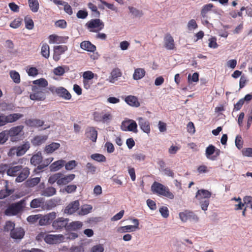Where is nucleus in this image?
I'll return each instance as SVG.
<instances>
[{"instance_id":"1","label":"nucleus","mask_w":252,"mask_h":252,"mask_svg":"<svg viewBox=\"0 0 252 252\" xmlns=\"http://www.w3.org/2000/svg\"><path fill=\"white\" fill-rule=\"evenodd\" d=\"M75 175L74 174H70L65 175L62 173H57L51 175L48 179V182L53 185L57 183L58 186H63L68 184L75 178Z\"/></svg>"},{"instance_id":"2","label":"nucleus","mask_w":252,"mask_h":252,"mask_svg":"<svg viewBox=\"0 0 252 252\" xmlns=\"http://www.w3.org/2000/svg\"><path fill=\"white\" fill-rule=\"evenodd\" d=\"M26 206V199L10 204L4 211V214L6 216H15L22 212Z\"/></svg>"},{"instance_id":"3","label":"nucleus","mask_w":252,"mask_h":252,"mask_svg":"<svg viewBox=\"0 0 252 252\" xmlns=\"http://www.w3.org/2000/svg\"><path fill=\"white\" fill-rule=\"evenodd\" d=\"M151 189L154 193L169 199H172L174 197V195L170 191L169 189L160 183L155 182L151 187Z\"/></svg>"},{"instance_id":"4","label":"nucleus","mask_w":252,"mask_h":252,"mask_svg":"<svg viewBox=\"0 0 252 252\" xmlns=\"http://www.w3.org/2000/svg\"><path fill=\"white\" fill-rule=\"evenodd\" d=\"M32 91L33 93L30 94V97L33 100H44L46 94H49L48 88H37L36 86H33Z\"/></svg>"},{"instance_id":"5","label":"nucleus","mask_w":252,"mask_h":252,"mask_svg":"<svg viewBox=\"0 0 252 252\" xmlns=\"http://www.w3.org/2000/svg\"><path fill=\"white\" fill-rule=\"evenodd\" d=\"M23 117L20 113H12L5 115L0 113V126L6 125L8 123H13Z\"/></svg>"},{"instance_id":"6","label":"nucleus","mask_w":252,"mask_h":252,"mask_svg":"<svg viewBox=\"0 0 252 252\" xmlns=\"http://www.w3.org/2000/svg\"><path fill=\"white\" fill-rule=\"evenodd\" d=\"M86 26L90 32H98L104 27V23L99 19H92L86 23Z\"/></svg>"},{"instance_id":"7","label":"nucleus","mask_w":252,"mask_h":252,"mask_svg":"<svg viewBox=\"0 0 252 252\" xmlns=\"http://www.w3.org/2000/svg\"><path fill=\"white\" fill-rule=\"evenodd\" d=\"M68 221L69 219L59 217L53 220L52 226L56 231H61L64 229L66 230Z\"/></svg>"},{"instance_id":"8","label":"nucleus","mask_w":252,"mask_h":252,"mask_svg":"<svg viewBox=\"0 0 252 252\" xmlns=\"http://www.w3.org/2000/svg\"><path fill=\"white\" fill-rule=\"evenodd\" d=\"M24 126L20 125L11 127L9 130H6L8 137H10L12 141H17L16 136L20 135L23 132Z\"/></svg>"},{"instance_id":"9","label":"nucleus","mask_w":252,"mask_h":252,"mask_svg":"<svg viewBox=\"0 0 252 252\" xmlns=\"http://www.w3.org/2000/svg\"><path fill=\"white\" fill-rule=\"evenodd\" d=\"M80 203L78 200L70 202L64 209L63 213L68 215H72L79 209Z\"/></svg>"},{"instance_id":"10","label":"nucleus","mask_w":252,"mask_h":252,"mask_svg":"<svg viewBox=\"0 0 252 252\" xmlns=\"http://www.w3.org/2000/svg\"><path fill=\"white\" fill-rule=\"evenodd\" d=\"M57 214L55 212H52L42 217L40 215V218L39 219V224L40 225H46L52 223L53 220L56 219Z\"/></svg>"},{"instance_id":"11","label":"nucleus","mask_w":252,"mask_h":252,"mask_svg":"<svg viewBox=\"0 0 252 252\" xmlns=\"http://www.w3.org/2000/svg\"><path fill=\"white\" fill-rule=\"evenodd\" d=\"M63 238L64 237L62 234H48L45 235L44 241L47 244H54L61 243Z\"/></svg>"},{"instance_id":"12","label":"nucleus","mask_w":252,"mask_h":252,"mask_svg":"<svg viewBox=\"0 0 252 252\" xmlns=\"http://www.w3.org/2000/svg\"><path fill=\"white\" fill-rule=\"evenodd\" d=\"M132 221L134 225H126L124 226H121L119 228L118 231L121 233H125L127 232H132L135 231L136 229H139V220L137 219H134L132 220Z\"/></svg>"},{"instance_id":"13","label":"nucleus","mask_w":252,"mask_h":252,"mask_svg":"<svg viewBox=\"0 0 252 252\" xmlns=\"http://www.w3.org/2000/svg\"><path fill=\"white\" fill-rule=\"evenodd\" d=\"M164 46L168 50H174L175 48L173 37L169 33H167L164 37Z\"/></svg>"},{"instance_id":"14","label":"nucleus","mask_w":252,"mask_h":252,"mask_svg":"<svg viewBox=\"0 0 252 252\" xmlns=\"http://www.w3.org/2000/svg\"><path fill=\"white\" fill-rule=\"evenodd\" d=\"M137 120L138 122L139 126L142 130L147 134L149 133L151 131L149 122L142 117H139Z\"/></svg>"},{"instance_id":"15","label":"nucleus","mask_w":252,"mask_h":252,"mask_svg":"<svg viewBox=\"0 0 252 252\" xmlns=\"http://www.w3.org/2000/svg\"><path fill=\"white\" fill-rule=\"evenodd\" d=\"M30 147V144L29 142H26L24 144L17 147H13V149L11 151H16L17 156H21L24 155Z\"/></svg>"},{"instance_id":"16","label":"nucleus","mask_w":252,"mask_h":252,"mask_svg":"<svg viewBox=\"0 0 252 252\" xmlns=\"http://www.w3.org/2000/svg\"><path fill=\"white\" fill-rule=\"evenodd\" d=\"M56 94L65 100H70L71 98V94L63 87H58Z\"/></svg>"},{"instance_id":"17","label":"nucleus","mask_w":252,"mask_h":252,"mask_svg":"<svg viewBox=\"0 0 252 252\" xmlns=\"http://www.w3.org/2000/svg\"><path fill=\"white\" fill-rule=\"evenodd\" d=\"M48 138L47 135H36L31 140V143L34 146H40L44 143Z\"/></svg>"},{"instance_id":"18","label":"nucleus","mask_w":252,"mask_h":252,"mask_svg":"<svg viewBox=\"0 0 252 252\" xmlns=\"http://www.w3.org/2000/svg\"><path fill=\"white\" fill-rule=\"evenodd\" d=\"M10 237L14 239H21L25 235V231L21 227L14 228L11 232H10Z\"/></svg>"},{"instance_id":"19","label":"nucleus","mask_w":252,"mask_h":252,"mask_svg":"<svg viewBox=\"0 0 252 252\" xmlns=\"http://www.w3.org/2000/svg\"><path fill=\"white\" fill-rule=\"evenodd\" d=\"M61 145L57 142H52L47 145L44 148V152L47 154H50L54 153L55 151L59 149Z\"/></svg>"},{"instance_id":"20","label":"nucleus","mask_w":252,"mask_h":252,"mask_svg":"<svg viewBox=\"0 0 252 252\" xmlns=\"http://www.w3.org/2000/svg\"><path fill=\"white\" fill-rule=\"evenodd\" d=\"M211 192L207 190L201 189L198 190L195 195V197L199 200L204 199H209L211 196Z\"/></svg>"},{"instance_id":"21","label":"nucleus","mask_w":252,"mask_h":252,"mask_svg":"<svg viewBox=\"0 0 252 252\" xmlns=\"http://www.w3.org/2000/svg\"><path fill=\"white\" fill-rule=\"evenodd\" d=\"M30 174V169L28 167H25L21 169L16 178L17 182H22L24 181Z\"/></svg>"},{"instance_id":"22","label":"nucleus","mask_w":252,"mask_h":252,"mask_svg":"<svg viewBox=\"0 0 252 252\" xmlns=\"http://www.w3.org/2000/svg\"><path fill=\"white\" fill-rule=\"evenodd\" d=\"M81 49L90 52H94L96 50V47L89 41H84L80 44Z\"/></svg>"},{"instance_id":"23","label":"nucleus","mask_w":252,"mask_h":252,"mask_svg":"<svg viewBox=\"0 0 252 252\" xmlns=\"http://www.w3.org/2000/svg\"><path fill=\"white\" fill-rule=\"evenodd\" d=\"M25 124L31 127L41 126L43 125L44 122L39 119H27L25 121Z\"/></svg>"},{"instance_id":"24","label":"nucleus","mask_w":252,"mask_h":252,"mask_svg":"<svg viewBox=\"0 0 252 252\" xmlns=\"http://www.w3.org/2000/svg\"><path fill=\"white\" fill-rule=\"evenodd\" d=\"M125 101L130 106L138 107L140 106V103L137 97L133 95H128L125 98Z\"/></svg>"},{"instance_id":"25","label":"nucleus","mask_w":252,"mask_h":252,"mask_svg":"<svg viewBox=\"0 0 252 252\" xmlns=\"http://www.w3.org/2000/svg\"><path fill=\"white\" fill-rule=\"evenodd\" d=\"M87 137L93 142H95L97 137V131L94 127H89L86 131Z\"/></svg>"},{"instance_id":"26","label":"nucleus","mask_w":252,"mask_h":252,"mask_svg":"<svg viewBox=\"0 0 252 252\" xmlns=\"http://www.w3.org/2000/svg\"><path fill=\"white\" fill-rule=\"evenodd\" d=\"M82 225V222L80 221H74L70 223L68 222L66 231H76L81 229Z\"/></svg>"},{"instance_id":"27","label":"nucleus","mask_w":252,"mask_h":252,"mask_svg":"<svg viewBox=\"0 0 252 252\" xmlns=\"http://www.w3.org/2000/svg\"><path fill=\"white\" fill-rule=\"evenodd\" d=\"M65 163V161L61 159L55 161L50 166V169L51 171H57L61 169Z\"/></svg>"},{"instance_id":"28","label":"nucleus","mask_w":252,"mask_h":252,"mask_svg":"<svg viewBox=\"0 0 252 252\" xmlns=\"http://www.w3.org/2000/svg\"><path fill=\"white\" fill-rule=\"evenodd\" d=\"M69 70V67L67 65L59 66L53 69V73L57 76H63L65 71Z\"/></svg>"},{"instance_id":"29","label":"nucleus","mask_w":252,"mask_h":252,"mask_svg":"<svg viewBox=\"0 0 252 252\" xmlns=\"http://www.w3.org/2000/svg\"><path fill=\"white\" fill-rule=\"evenodd\" d=\"M56 189L53 187H48L41 191V195L46 197H50L56 193Z\"/></svg>"},{"instance_id":"30","label":"nucleus","mask_w":252,"mask_h":252,"mask_svg":"<svg viewBox=\"0 0 252 252\" xmlns=\"http://www.w3.org/2000/svg\"><path fill=\"white\" fill-rule=\"evenodd\" d=\"M22 169L21 165H17L9 168L7 170V174L10 176H17Z\"/></svg>"},{"instance_id":"31","label":"nucleus","mask_w":252,"mask_h":252,"mask_svg":"<svg viewBox=\"0 0 252 252\" xmlns=\"http://www.w3.org/2000/svg\"><path fill=\"white\" fill-rule=\"evenodd\" d=\"M42 160V156L40 152H38L36 154L33 155L31 158V163L35 166L41 163Z\"/></svg>"},{"instance_id":"32","label":"nucleus","mask_w":252,"mask_h":252,"mask_svg":"<svg viewBox=\"0 0 252 252\" xmlns=\"http://www.w3.org/2000/svg\"><path fill=\"white\" fill-rule=\"evenodd\" d=\"M146 72L144 69L142 68H137L134 70L133 74V78L135 80H139L142 78L145 75Z\"/></svg>"},{"instance_id":"33","label":"nucleus","mask_w":252,"mask_h":252,"mask_svg":"<svg viewBox=\"0 0 252 252\" xmlns=\"http://www.w3.org/2000/svg\"><path fill=\"white\" fill-rule=\"evenodd\" d=\"M33 84L35 85L34 86L40 88H47V86L48 84L47 81L44 78L34 80L33 81Z\"/></svg>"},{"instance_id":"34","label":"nucleus","mask_w":252,"mask_h":252,"mask_svg":"<svg viewBox=\"0 0 252 252\" xmlns=\"http://www.w3.org/2000/svg\"><path fill=\"white\" fill-rule=\"evenodd\" d=\"M122 72L120 69L115 68L114 69L111 73V76L110 77V82L114 83L115 80H117L118 78L121 76Z\"/></svg>"},{"instance_id":"35","label":"nucleus","mask_w":252,"mask_h":252,"mask_svg":"<svg viewBox=\"0 0 252 252\" xmlns=\"http://www.w3.org/2000/svg\"><path fill=\"white\" fill-rule=\"evenodd\" d=\"M93 209L91 205L85 204L81 207L80 209L79 210L78 214L79 215L84 216L86 215L91 212Z\"/></svg>"},{"instance_id":"36","label":"nucleus","mask_w":252,"mask_h":252,"mask_svg":"<svg viewBox=\"0 0 252 252\" xmlns=\"http://www.w3.org/2000/svg\"><path fill=\"white\" fill-rule=\"evenodd\" d=\"M44 204V199L42 198H35L31 202L30 206L32 208L40 207Z\"/></svg>"},{"instance_id":"37","label":"nucleus","mask_w":252,"mask_h":252,"mask_svg":"<svg viewBox=\"0 0 252 252\" xmlns=\"http://www.w3.org/2000/svg\"><path fill=\"white\" fill-rule=\"evenodd\" d=\"M60 202V199H51L46 202V206L47 209L51 210L56 207Z\"/></svg>"},{"instance_id":"38","label":"nucleus","mask_w":252,"mask_h":252,"mask_svg":"<svg viewBox=\"0 0 252 252\" xmlns=\"http://www.w3.org/2000/svg\"><path fill=\"white\" fill-rule=\"evenodd\" d=\"M41 55L46 59H48L50 56V47L47 43L42 45L41 50Z\"/></svg>"},{"instance_id":"39","label":"nucleus","mask_w":252,"mask_h":252,"mask_svg":"<svg viewBox=\"0 0 252 252\" xmlns=\"http://www.w3.org/2000/svg\"><path fill=\"white\" fill-rule=\"evenodd\" d=\"M214 7V5L212 3H209L204 5L201 9V15L203 17L205 18L207 17V14L208 12L210 11L212 8Z\"/></svg>"},{"instance_id":"40","label":"nucleus","mask_w":252,"mask_h":252,"mask_svg":"<svg viewBox=\"0 0 252 252\" xmlns=\"http://www.w3.org/2000/svg\"><path fill=\"white\" fill-rule=\"evenodd\" d=\"M67 49L66 45L55 46L54 47V52L61 55L67 51Z\"/></svg>"},{"instance_id":"41","label":"nucleus","mask_w":252,"mask_h":252,"mask_svg":"<svg viewBox=\"0 0 252 252\" xmlns=\"http://www.w3.org/2000/svg\"><path fill=\"white\" fill-rule=\"evenodd\" d=\"M9 74L14 82L17 84L20 82V76L18 72L12 70L10 72Z\"/></svg>"},{"instance_id":"42","label":"nucleus","mask_w":252,"mask_h":252,"mask_svg":"<svg viewBox=\"0 0 252 252\" xmlns=\"http://www.w3.org/2000/svg\"><path fill=\"white\" fill-rule=\"evenodd\" d=\"M29 6L33 12H36L38 11L39 6L37 0H28Z\"/></svg>"},{"instance_id":"43","label":"nucleus","mask_w":252,"mask_h":252,"mask_svg":"<svg viewBox=\"0 0 252 252\" xmlns=\"http://www.w3.org/2000/svg\"><path fill=\"white\" fill-rule=\"evenodd\" d=\"M216 147L213 145H210L206 149L205 155L208 158H210V156L215 153Z\"/></svg>"},{"instance_id":"44","label":"nucleus","mask_w":252,"mask_h":252,"mask_svg":"<svg viewBox=\"0 0 252 252\" xmlns=\"http://www.w3.org/2000/svg\"><path fill=\"white\" fill-rule=\"evenodd\" d=\"M40 181L39 177L33 178L27 181V184L30 187H33L37 185Z\"/></svg>"},{"instance_id":"45","label":"nucleus","mask_w":252,"mask_h":252,"mask_svg":"<svg viewBox=\"0 0 252 252\" xmlns=\"http://www.w3.org/2000/svg\"><path fill=\"white\" fill-rule=\"evenodd\" d=\"M91 158L98 162H104L106 161V158L103 155L100 154H94L91 156Z\"/></svg>"},{"instance_id":"46","label":"nucleus","mask_w":252,"mask_h":252,"mask_svg":"<svg viewBox=\"0 0 252 252\" xmlns=\"http://www.w3.org/2000/svg\"><path fill=\"white\" fill-rule=\"evenodd\" d=\"M86 170L87 174H94L96 171V167L92 163L88 162L86 164Z\"/></svg>"},{"instance_id":"47","label":"nucleus","mask_w":252,"mask_h":252,"mask_svg":"<svg viewBox=\"0 0 252 252\" xmlns=\"http://www.w3.org/2000/svg\"><path fill=\"white\" fill-rule=\"evenodd\" d=\"M25 27L28 30H32L34 27L33 20L28 17H25Z\"/></svg>"},{"instance_id":"48","label":"nucleus","mask_w":252,"mask_h":252,"mask_svg":"<svg viewBox=\"0 0 252 252\" xmlns=\"http://www.w3.org/2000/svg\"><path fill=\"white\" fill-rule=\"evenodd\" d=\"M15 228V223L10 221L6 222L5 225L3 227V231L5 232H11Z\"/></svg>"},{"instance_id":"49","label":"nucleus","mask_w":252,"mask_h":252,"mask_svg":"<svg viewBox=\"0 0 252 252\" xmlns=\"http://www.w3.org/2000/svg\"><path fill=\"white\" fill-rule=\"evenodd\" d=\"M128 9L130 11V12L135 17H140L143 15V12L142 11H140L137 8L129 6Z\"/></svg>"},{"instance_id":"50","label":"nucleus","mask_w":252,"mask_h":252,"mask_svg":"<svg viewBox=\"0 0 252 252\" xmlns=\"http://www.w3.org/2000/svg\"><path fill=\"white\" fill-rule=\"evenodd\" d=\"M190 212L188 210H186L184 212H180L179 213V217L182 221L186 222L189 220Z\"/></svg>"},{"instance_id":"51","label":"nucleus","mask_w":252,"mask_h":252,"mask_svg":"<svg viewBox=\"0 0 252 252\" xmlns=\"http://www.w3.org/2000/svg\"><path fill=\"white\" fill-rule=\"evenodd\" d=\"M127 128V131H132L135 133L137 132V125L136 123L133 120H131Z\"/></svg>"},{"instance_id":"52","label":"nucleus","mask_w":252,"mask_h":252,"mask_svg":"<svg viewBox=\"0 0 252 252\" xmlns=\"http://www.w3.org/2000/svg\"><path fill=\"white\" fill-rule=\"evenodd\" d=\"M88 7L94 12L95 17H99L100 12L98 11L97 6L92 2H89L88 4Z\"/></svg>"},{"instance_id":"53","label":"nucleus","mask_w":252,"mask_h":252,"mask_svg":"<svg viewBox=\"0 0 252 252\" xmlns=\"http://www.w3.org/2000/svg\"><path fill=\"white\" fill-rule=\"evenodd\" d=\"M22 19L18 18L15 19H14L10 24V27L14 28L16 29L19 28L22 24Z\"/></svg>"},{"instance_id":"54","label":"nucleus","mask_w":252,"mask_h":252,"mask_svg":"<svg viewBox=\"0 0 252 252\" xmlns=\"http://www.w3.org/2000/svg\"><path fill=\"white\" fill-rule=\"evenodd\" d=\"M27 72L30 76H35L38 74V71L35 67H30L27 69Z\"/></svg>"},{"instance_id":"55","label":"nucleus","mask_w":252,"mask_h":252,"mask_svg":"<svg viewBox=\"0 0 252 252\" xmlns=\"http://www.w3.org/2000/svg\"><path fill=\"white\" fill-rule=\"evenodd\" d=\"M65 168L67 170H71L74 169L77 165V163L75 160H70L64 164Z\"/></svg>"},{"instance_id":"56","label":"nucleus","mask_w":252,"mask_h":252,"mask_svg":"<svg viewBox=\"0 0 252 252\" xmlns=\"http://www.w3.org/2000/svg\"><path fill=\"white\" fill-rule=\"evenodd\" d=\"M8 136L6 130L2 131L0 133V144L4 143L8 139Z\"/></svg>"},{"instance_id":"57","label":"nucleus","mask_w":252,"mask_h":252,"mask_svg":"<svg viewBox=\"0 0 252 252\" xmlns=\"http://www.w3.org/2000/svg\"><path fill=\"white\" fill-rule=\"evenodd\" d=\"M209 47L211 48L215 49L218 47L217 43V39L215 37H211L209 39Z\"/></svg>"},{"instance_id":"58","label":"nucleus","mask_w":252,"mask_h":252,"mask_svg":"<svg viewBox=\"0 0 252 252\" xmlns=\"http://www.w3.org/2000/svg\"><path fill=\"white\" fill-rule=\"evenodd\" d=\"M40 218V215H31L27 218V220L28 222L33 223L36 222Z\"/></svg>"},{"instance_id":"59","label":"nucleus","mask_w":252,"mask_h":252,"mask_svg":"<svg viewBox=\"0 0 252 252\" xmlns=\"http://www.w3.org/2000/svg\"><path fill=\"white\" fill-rule=\"evenodd\" d=\"M77 186L75 185H69L66 186L64 188V190L68 193H71L76 191Z\"/></svg>"},{"instance_id":"60","label":"nucleus","mask_w":252,"mask_h":252,"mask_svg":"<svg viewBox=\"0 0 252 252\" xmlns=\"http://www.w3.org/2000/svg\"><path fill=\"white\" fill-rule=\"evenodd\" d=\"M244 103V99H240L238 102L234 104L233 111H238L242 107Z\"/></svg>"},{"instance_id":"61","label":"nucleus","mask_w":252,"mask_h":252,"mask_svg":"<svg viewBox=\"0 0 252 252\" xmlns=\"http://www.w3.org/2000/svg\"><path fill=\"white\" fill-rule=\"evenodd\" d=\"M187 26L189 30H194L198 27L197 24L195 20L194 19L189 20Z\"/></svg>"},{"instance_id":"62","label":"nucleus","mask_w":252,"mask_h":252,"mask_svg":"<svg viewBox=\"0 0 252 252\" xmlns=\"http://www.w3.org/2000/svg\"><path fill=\"white\" fill-rule=\"evenodd\" d=\"M104 248L101 244H98L93 246L91 250V252H103Z\"/></svg>"},{"instance_id":"63","label":"nucleus","mask_w":252,"mask_h":252,"mask_svg":"<svg viewBox=\"0 0 252 252\" xmlns=\"http://www.w3.org/2000/svg\"><path fill=\"white\" fill-rule=\"evenodd\" d=\"M94 77V74L91 71H85L83 75L84 80H90Z\"/></svg>"},{"instance_id":"64","label":"nucleus","mask_w":252,"mask_h":252,"mask_svg":"<svg viewBox=\"0 0 252 252\" xmlns=\"http://www.w3.org/2000/svg\"><path fill=\"white\" fill-rule=\"evenodd\" d=\"M159 212L163 218H166L169 216V211L166 207L163 206L160 208Z\"/></svg>"}]
</instances>
